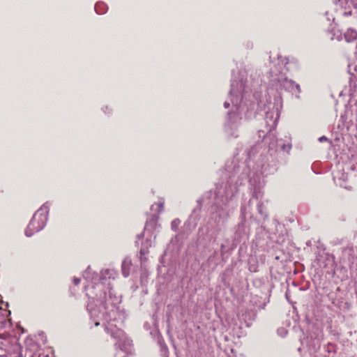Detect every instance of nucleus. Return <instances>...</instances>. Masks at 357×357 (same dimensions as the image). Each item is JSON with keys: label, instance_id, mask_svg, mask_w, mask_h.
<instances>
[{"label": "nucleus", "instance_id": "1", "mask_svg": "<svg viewBox=\"0 0 357 357\" xmlns=\"http://www.w3.org/2000/svg\"><path fill=\"white\" fill-rule=\"evenodd\" d=\"M255 148L248 153V167L243 162L240 164L236 158L229 160L225 164V172L227 179L225 183L217 185L214 192L210 190L206 192L201 199L198 200L199 204L202 202L206 204H211V219L213 220L218 227L223 225L229 216L227 204L238 191V187L243 182L249 178L252 198L250 199L247 206H242L241 222L238 225L236 231L234 241H240L241 238L247 236L245 219L246 215L250 213V208L256 204L259 214L263 219L268 218L266 208L262 201L264 192L262 188L264 185V176L266 174L269 165L266 162V156L260 155V159L253 167V172L248 175L245 172L246 167L250 166L251 160L254 156Z\"/></svg>", "mask_w": 357, "mask_h": 357}, {"label": "nucleus", "instance_id": "2", "mask_svg": "<svg viewBox=\"0 0 357 357\" xmlns=\"http://www.w3.org/2000/svg\"><path fill=\"white\" fill-rule=\"evenodd\" d=\"M91 268L89 266L84 272L83 277L87 281L91 282L85 286V290L94 291L86 293V295L96 301V307L92 304L87 305L91 319L94 321L95 326L101 324L105 326L107 334L116 340L114 346L126 354L131 353L132 340L128 339L124 332L119 327L123 322V314L118 305L121 303V297L116 296L111 287L108 279H115L117 273L114 269L102 270L100 275L91 276Z\"/></svg>", "mask_w": 357, "mask_h": 357}, {"label": "nucleus", "instance_id": "3", "mask_svg": "<svg viewBox=\"0 0 357 357\" xmlns=\"http://www.w3.org/2000/svg\"><path fill=\"white\" fill-rule=\"evenodd\" d=\"M248 71L245 68H241L238 71V75L232 74L231 89L229 94V100L224 102L225 109H231L227 112V117L225 123V132L228 137H237L238 136V128L243 120V114L245 119H250L252 114V109L248 108L243 99L250 86L247 78Z\"/></svg>", "mask_w": 357, "mask_h": 357}, {"label": "nucleus", "instance_id": "4", "mask_svg": "<svg viewBox=\"0 0 357 357\" xmlns=\"http://www.w3.org/2000/svg\"><path fill=\"white\" fill-rule=\"evenodd\" d=\"M271 67L268 73V85L270 88L275 89L278 93L282 90L287 91L291 93H295L298 98V93H301L300 85L296 84L293 80L288 79L287 72L288 71L286 65L288 63V59L282 56H278L277 61Z\"/></svg>", "mask_w": 357, "mask_h": 357}, {"label": "nucleus", "instance_id": "5", "mask_svg": "<svg viewBox=\"0 0 357 357\" xmlns=\"http://www.w3.org/2000/svg\"><path fill=\"white\" fill-rule=\"evenodd\" d=\"M49 205L46 202L34 213L25 230V235L27 237H31L34 233L42 230L47 223Z\"/></svg>", "mask_w": 357, "mask_h": 357}, {"label": "nucleus", "instance_id": "6", "mask_svg": "<svg viewBox=\"0 0 357 357\" xmlns=\"http://www.w3.org/2000/svg\"><path fill=\"white\" fill-rule=\"evenodd\" d=\"M258 107L261 111L264 112V120L266 122V132L268 134V137L271 135L269 132L277 126L278 121L279 119L280 114L277 105L271 101L266 100V102L261 100L258 103ZM259 132L261 130L259 131ZM265 132V131H262Z\"/></svg>", "mask_w": 357, "mask_h": 357}, {"label": "nucleus", "instance_id": "7", "mask_svg": "<svg viewBox=\"0 0 357 357\" xmlns=\"http://www.w3.org/2000/svg\"><path fill=\"white\" fill-rule=\"evenodd\" d=\"M211 238L213 243H220V254L222 259L227 254H229L236 247V245L231 241L229 238L225 236L220 228H218L215 232L211 234Z\"/></svg>", "mask_w": 357, "mask_h": 357}, {"label": "nucleus", "instance_id": "8", "mask_svg": "<svg viewBox=\"0 0 357 357\" xmlns=\"http://www.w3.org/2000/svg\"><path fill=\"white\" fill-rule=\"evenodd\" d=\"M138 240L136 241L137 244H139V241H141V248L139 250V254L141 255L140 259L141 261H145L146 258H142V256H144L149 252V248H151L153 243L155 236H153L150 231L148 229V224H146L144 231L143 234H141L137 236Z\"/></svg>", "mask_w": 357, "mask_h": 357}, {"label": "nucleus", "instance_id": "9", "mask_svg": "<svg viewBox=\"0 0 357 357\" xmlns=\"http://www.w3.org/2000/svg\"><path fill=\"white\" fill-rule=\"evenodd\" d=\"M339 2L342 10V14L344 16L351 15L352 8H357L356 0H339Z\"/></svg>", "mask_w": 357, "mask_h": 357}, {"label": "nucleus", "instance_id": "10", "mask_svg": "<svg viewBox=\"0 0 357 357\" xmlns=\"http://www.w3.org/2000/svg\"><path fill=\"white\" fill-rule=\"evenodd\" d=\"M269 147L271 149H275V151L282 150L283 151L289 152L291 146L289 144H285L282 139H277L276 144H275L274 142H271L269 144Z\"/></svg>", "mask_w": 357, "mask_h": 357}, {"label": "nucleus", "instance_id": "11", "mask_svg": "<svg viewBox=\"0 0 357 357\" xmlns=\"http://www.w3.org/2000/svg\"><path fill=\"white\" fill-rule=\"evenodd\" d=\"M321 335H317L314 339L312 336L310 337V340L308 341V347L312 351H317L321 347Z\"/></svg>", "mask_w": 357, "mask_h": 357}, {"label": "nucleus", "instance_id": "12", "mask_svg": "<svg viewBox=\"0 0 357 357\" xmlns=\"http://www.w3.org/2000/svg\"><path fill=\"white\" fill-rule=\"evenodd\" d=\"M132 261L130 258L126 257L121 264V271L122 274L125 278H127L130 275V269L132 267Z\"/></svg>", "mask_w": 357, "mask_h": 357}, {"label": "nucleus", "instance_id": "13", "mask_svg": "<svg viewBox=\"0 0 357 357\" xmlns=\"http://www.w3.org/2000/svg\"><path fill=\"white\" fill-rule=\"evenodd\" d=\"M344 37L347 43L353 42L357 39V31L354 29L349 28L344 33Z\"/></svg>", "mask_w": 357, "mask_h": 357}, {"label": "nucleus", "instance_id": "14", "mask_svg": "<svg viewBox=\"0 0 357 357\" xmlns=\"http://www.w3.org/2000/svg\"><path fill=\"white\" fill-rule=\"evenodd\" d=\"M95 11L98 15H102L107 10V6L102 1L96 3L94 7Z\"/></svg>", "mask_w": 357, "mask_h": 357}, {"label": "nucleus", "instance_id": "15", "mask_svg": "<svg viewBox=\"0 0 357 357\" xmlns=\"http://www.w3.org/2000/svg\"><path fill=\"white\" fill-rule=\"evenodd\" d=\"M164 204V200L161 199L158 203L151 205V211H157L158 213H160L163 211Z\"/></svg>", "mask_w": 357, "mask_h": 357}, {"label": "nucleus", "instance_id": "16", "mask_svg": "<svg viewBox=\"0 0 357 357\" xmlns=\"http://www.w3.org/2000/svg\"><path fill=\"white\" fill-rule=\"evenodd\" d=\"M181 224V221L179 219L176 218L172 220L171 223V228L173 231H177L179 225Z\"/></svg>", "mask_w": 357, "mask_h": 357}, {"label": "nucleus", "instance_id": "17", "mask_svg": "<svg viewBox=\"0 0 357 357\" xmlns=\"http://www.w3.org/2000/svg\"><path fill=\"white\" fill-rule=\"evenodd\" d=\"M326 349L328 353H335L336 352V345L333 343H328Z\"/></svg>", "mask_w": 357, "mask_h": 357}, {"label": "nucleus", "instance_id": "18", "mask_svg": "<svg viewBox=\"0 0 357 357\" xmlns=\"http://www.w3.org/2000/svg\"><path fill=\"white\" fill-rule=\"evenodd\" d=\"M334 39H337V40H340L342 39V34L340 33V34H337L336 36V33H333L332 37H331V40H334Z\"/></svg>", "mask_w": 357, "mask_h": 357}, {"label": "nucleus", "instance_id": "19", "mask_svg": "<svg viewBox=\"0 0 357 357\" xmlns=\"http://www.w3.org/2000/svg\"><path fill=\"white\" fill-rule=\"evenodd\" d=\"M80 278H73V283L75 285H78L80 283Z\"/></svg>", "mask_w": 357, "mask_h": 357}, {"label": "nucleus", "instance_id": "20", "mask_svg": "<svg viewBox=\"0 0 357 357\" xmlns=\"http://www.w3.org/2000/svg\"><path fill=\"white\" fill-rule=\"evenodd\" d=\"M328 140V138L326 137V136H321L319 138V141L320 142H325V141H327Z\"/></svg>", "mask_w": 357, "mask_h": 357}, {"label": "nucleus", "instance_id": "21", "mask_svg": "<svg viewBox=\"0 0 357 357\" xmlns=\"http://www.w3.org/2000/svg\"><path fill=\"white\" fill-rule=\"evenodd\" d=\"M191 219H192V218L190 217V218L188 219V220L185 223V227H188V226H190V221H191Z\"/></svg>", "mask_w": 357, "mask_h": 357}, {"label": "nucleus", "instance_id": "22", "mask_svg": "<svg viewBox=\"0 0 357 357\" xmlns=\"http://www.w3.org/2000/svg\"><path fill=\"white\" fill-rule=\"evenodd\" d=\"M196 226V222H194L192 227H190L188 230L190 231L192 229H193Z\"/></svg>", "mask_w": 357, "mask_h": 357}, {"label": "nucleus", "instance_id": "23", "mask_svg": "<svg viewBox=\"0 0 357 357\" xmlns=\"http://www.w3.org/2000/svg\"><path fill=\"white\" fill-rule=\"evenodd\" d=\"M269 59H270V60H271V62H273V60H272V59H271V56H269Z\"/></svg>", "mask_w": 357, "mask_h": 357}]
</instances>
